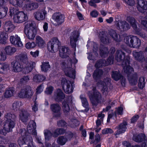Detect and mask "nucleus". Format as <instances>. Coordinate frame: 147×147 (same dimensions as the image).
I'll list each match as a JSON object with an SVG mask.
<instances>
[{
    "mask_svg": "<svg viewBox=\"0 0 147 147\" xmlns=\"http://www.w3.org/2000/svg\"><path fill=\"white\" fill-rule=\"evenodd\" d=\"M80 98L83 106L85 108H87L88 107V103L86 98L82 95L80 96Z\"/></svg>",
    "mask_w": 147,
    "mask_h": 147,
    "instance_id": "nucleus-52",
    "label": "nucleus"
},
{
    "mask_svg": "<svg viewBox=\"0 0 147 147\" xmlns=\"http://www.w3.org/2000/svg\"><path fill=\"white\" fill-rule=\"evenodd\" d=\"M17 116L14 114H12L10 112L6 113L4 115V118L5 121L10 122L11 121H15Z\"/></svg>",
    "mask_w": 147,
    "mask_h": 147,
    "instance_id": "nucleus-28",
    "label": "nucleus"
},
{
    "mask_svg": "<svg viewBox=\"0 0 147 147\" xmlns=\"http://www.w3.org/2000/svg\"><path fill=\"white\" fill-rule=\"evenodd\" d=\"M44 134L45 140H48L51 138L52 136L53 135L48 130L45 131L44 132Z\"/></svg>",
    "mask_w": 147,
    "mask_h": 147,
    "instance_id": "nucleus-61",
    "label": "nucleus"
},
{
    "mask_svg": "<svg viewBox=\"0 0 147 147\" xmlns=\"http://www.w3.org/2000/svg\"><path fill=\"white\" fill-rule=\"evenodd\" d=\"M104 117V115L102 113L98 114V117L100 118V119H98L96 121V124L97 127L100 125L101 122L103 121V119Z\"/></svg>",
    "mask_w": 147,
    "mask_h": 147,
    "instance_id": "nucleus-56",
    "label": "nucleus"
},
{
    "mask_svg": "<svg viewBox=\"0 0 147 147\" xmlns=\"http://www.w3.org/2000/svg\"><path fill=\"white\" fill-rule=\"evenodd\" d=\"M36 46V44L34 42H32L31 43L27 42L25 45V47L27 49L33 48L35 47Z\"/></svg>",
    "mask_w": 147,
    "mask_h": 147,
    "instance_id": "nucleus-62",
    "label": "nucleus"
},
{
    "mask_svg": "<svg viewBox=\"0 0 147 147\" xmlns=\"http://www.w3.org/2000/svg\"><path fill=\"white\" fill-rule=\"evenodd\" d=\"M20 12V11L18 10L17 8L11 7L9 13V16L12 17L13 16H14L16 15H17Z\"/></svg>",
    "mask_w": 147,
    "mask_h": 147,
    "instance_id": "nucleus-45",
    "label": "nucleus"
},
{
    "mask_svg": "<svg viewBox=\"0 0 147 147\" xmlns=\"http://www.w3.org/2000/svg\"><path fill=\"white\" fill-rule=\"evenodd\" d=\"M30 80V77L29 76H24L20 80L19 83L20 84H24L28 82Z\"/></svg>",
    "mask_w": 147,
    "mask_h": 147,
    "instance_id": "nucleus-47",
    "label": "nucleus"
},
{
    "mask_svg": "<svg viewBox=\"0 0 147 147\" xmlns=\"http://www.w3.org/2000/svg\"><path fill=\"white\" fill-rule=\"evenodd\" d=\"M145 79L142 77L140 78L138 86L141 89H142L145 86V83L144 82Z\"/></svg>",
    "mask_w": 147,
    "mask_h": 147,
    "instance_id": "nucleus-54",
    "label": "nucleus"
},
{
    "mask_svg": "<svg viewBox=\"0 0 147 147\" xmlns=\"http://www.w3.org/2000/svg\"><path fill=\"white\" fill-rule=\"evenodd\" d=\"M13 19L15 23H21L26 21L28 17L23 12L20 11L17 15L13 16Z\"/></svg>",
    "mask_w": 147,
    "mask_h": 147,
    "instance_id": "nucleus-10",
    "label": "nucleus"
},
{
    "mask_svg": "<svg viewBox=\"0 0 147 147\" xmlns=\"http://www.w3.org/2000/svg\"><path fill=\"white\" fill-rule=\"evenodd\" d=\"M35 23L32 21L28 22L26 23L24 31L27 38L30 40H34L36 34V28Z\"/></svg>",
    "mask_w": 147,
    "mask_h": 147,
    "instance_id": "nucleus-2",
    "label": "nucleus"
},
{
    "mask_svg": "<svg viewBox=\"0 0 147 147\" xmlns=\"http://www.w3.org/2000/svg\"><path fill=\"white\" fill-rule=\"evenodd\" d=\"M98 36L100 38L101 41L104 44H107L109 42V39L108 36L106 34L104 31L99 32Z\"/></svg>",
    "mask_w": 147,
    "mask_h": 147,
    "instance_id": "nucleus-24",
    "label": "nucleus"
},
{
    "mask_svg": "<svg viewBox=\"0 0 147 147\" xmlns=\"http://www.w3.org/2000/svg\"><path fill=\"white\" fill-rule=\"evenodd\" d=\"M137 7L138 10L141 13L147 10V1L145 0H137Z\"/></svg>",
    "mask_w": 147,
    "mask_h": 147,
    "instance_id": "nucleus-15",
    "label": "nucleus"
},
{
    "mask_svg": "<svg viewBox=\"0 0 147 147\" xmlns=\"http://www.w3.org/2000/svg\"><path fill=\"white\" fill-rule=\"evenodd\" d=\"M61 85L63 89L66 94H70L72 92L73 88L70 81L67 80L65 78H62L61 80Z\"/></svg>",
    "mask_w": 147,
    "mask_h": 147,
    "instance_id": "nucleus-8",
    "label": "nucleus"
},
{
    "mask_svg": "<svg viewBox=\"0 0 147 147\" xmlns=\"http://www.w3.org/2000/svg\"><path fill=\"white\" fill-rule=\"evenodd\" d=\"M145 52L140 51L139 52H135L133 53V55L136 60L140 62H143L145 61Z\"/></svg>",
    "mask_w": 147,
    "mask_h": 147,
    "instance_id": "nucleus-20",
    "label": "nucleus"
},
{
    "mask_svg": "<svg viewBox=\"0 0 147 147\" xmlns=\"http://www.w3.org/2000/svg\"><path fill=\"white\" fill-rule=\"evenodd\" d=\"M51 108L52 111L56 113L55 115V117H60L61 115L60 112L61 108L58 104H53L51 105Z\"/></svg>",
    "mask_w": 147,
    "mask_h": 147,
    "instance_id": "nucleus-19",
    "label": "nucleus"
},
{
    "mask_svg": "<svg viewBox=\"0 0 147 147\" xmlns=\"http://www.w3.org/2000/svg\"><path fill=\"white\" fill-rule=\"evenodd\" d=\"M14 26L10 21H8L5 22L4 28L6 32H11L15 28Z\"/></svg>",
    "mask_w": 147,
    "mask_h": 147,
    "instance_id": "nucleus-29",
    "label": "nucleus"
},
{
    "mask_svg": "<svg viewBox=\"0 0 147 147\" xmlns=\"http://www.w3.org/2000/svg\"><path fill=\"white\" fill-rule=\"evenodd\" d=\"M11 65L13 68L12 71L15 72H20L23 70L24 65L19 61L15 60L11 62Z\"/></svg>",
    "mask_w": 147,
    "mask_h": 147,
    "instance_id": "nucleus-13",
    "label": "nucleus"
},
{
    "mask_svg": "<svg viewBox=\"0 0 147 147\" xmlns=\"http://www.w3.org/2000/svg\"><path fill=\"white\" fill-rule=\"evenodd\" d=\"M9 3L17 7L21 6V0H9Z\"/></svg>",
    "mask_w": 147,
    "mask_h": 147,
    "instance_id": "nucleus-53",
    "label": "nucleus"
},
{
    "mask_svg": "<svg viewBox=\"0 0 147 147\" xmlns=\"http://www.w3.org/2000/svg\"><path fill=\"white\" fill-rule=\"evenodd\" d=\"M7 36L5 32L4 31L0 32V43L5 44L7 39Z\"/></svg>",
    "mask_w": 147,
    "mask_h": 147,
    "instance_id": "nucleus-41",
    "label": "nucleus"
},
{
    "mask_svg": "<svg viewBox=\"0 0 147 147\" xmlns=\"http://www.w3.org/2000/svg\"><path fill=\"white\" fill-rule=\"evenodd\" d=\"M125 56V53L121 50H117L116 51V55H115V59L118 62H120L123 61L122 63L123 62L125 61H127L128 59L129 62V57H127L126 59H124ZM122 67H123L122 63Z\"/></svg>",
    "mask_w": 147,
    "mask_h": 147,
    "instance_id": "nucleus-14",
    "label": "nucleus"
},
{
    "mask_svg": "<svg viewBox=\"0 0 147 147\" xmlns=\"http://www.w3.org/2000/svg\"><path fill=\"white\" fill-rule=\"evenodd\" d=\"M123 21L119 20L115 23L116 27L117 29L121 31L122 30Z\"/></svg>",
    "mask_w": 147,
    "mask_h": 147,
    "instance_id": "nucleus-58",
    "label": "nucleus"
},
{
    "mask_svg": "<svg viewBox=\"0 0 147 147\" xmlns=\"http://www.w3.org/2000/svg\"><path fill=\"white\" fill-rule=\"evenodd\" d=\"M10 40L12 44L18 47H22L23 46L20 38L17 35L11 36L10 38Z\"/></svg>",
    "mask_w": 147,
    "mask_h": 147,
    "instance_id": "nucleus-17",
    "label": "nucleus"
},
{
    "mask_svg": "<svg viewBox=\"0 0 147 147\" xmlns=\"http://www.w3.org/2000/svg\"><path fill=\"white\" fill-rule=\"evenodd\" d=\"M40 66L42 71L45 72H47L51 67L48 62H42Z\"/></svg>",
    "mask_w": 147,
    "mask_h": 147,
    "instance_id": "nucleus-43",
    "label": "nucleus"
},
{
    "mask_svg": "<svg viewBox=\"0 0 147 147\" xmlns=\"http://www.w3.org/2000/svg\"><path fill=\"white\" fill-rule=\"evenodd\" d=\"M65 18L64 16L61 13H55L52 16L53 24L56 26L61 25L64 22Z\"/></svg>",
    "mask_w": 147,
    "mask_h": 147,
    "instance_id": "nucleus-9",
    "label": "nucleus"
},
{
    "mask_svg": "<svg viewBox=\"0 0 147 147\" xmlns=\"http://www.w3.org/2000/svg\"><path fill=\"white\" fill-rule=\"evenodd\" d=\"M18 61L20 62L23 65L27 63L29 61L27 54L26 53H21L18 56Z\"/></svg>",
    "mask_w": 147,
    "mask_h": 147,
    "instance_id": "nucleus-32",
    "label": "nucleus"
},
{
    "mask_svg": "<svg viewBox=\"0 0 147 147\" xmlns=\"http://www.w3.org/2000/svg\"><path fill=\"white\" fill-rule=\"evenodd\" d=\"M145 138L146 136L144 134H140L135 137H134V140L136 142H140L144 141Z\"/></svg>",
    "mask_w": 147,
    "mask_h": 147,
    "instance_id": "nucleus-39",
    "label": "nucleus"
},
{
    "mask_svg": "<svg viewBox=\"0 0 147 147\" xmlns=\"http://www.w3.org/2000/svg\"><path fill=\"white\" fill-rule=\"evenodd\" d=\"M95 66L97 68H100L102 66H106V61L103 59L97 61Z\"/></svg>",
    "mask_w": 147,
    "mask_h": 147,
    "instance_id": "nucleus-48",
    "label": "nucleus"
},
{
    "mask_svg": "<svg viewBox=\"0 0 147 147\" xmlns=\"http://www.w3.org/2000/svg\"><path fill=\"white\" fill-rule=\"evenodd\" d=\"M8 9L7 7H1L0 8V19L3 18L6 15Z\"/></svg>",
    "mask_w": 147,
    "mask_h": 147,
    "instance_id": "nucleus-50",
    "label": "nucleus"
},
{
    "mask_svg": "<svg viewBox=\"0 0 147 147\" xmlns=\"http://www.w3.org/2000/svg\"><path fill=\"white\" fill-rule=\"evenodd\" d=\"M111 79L107 77L104 79L103 81H100L99 82L102 85V91L103 93L106 92V94L108 90L107 85L108 84V83H109Z\"/></svg>",
    "mask_w": 147,
    "mask_h": 147,
    "instance_id": "nucleus-22",
    "label": "nucleus"
},
{
    "mask_svg": "<svg viewBox=\"0 0 147 147\" xmlns=\"http://www.w3.org/2000/svg\"><path fill=\"white\" fill-rule=\"evenodd\" d=\"M126 20L130 23L135 30H137V21L134 17L130 16H127L126 18Z\"/></svg>",
    "mask_w": 147,
    "mask_h": 147,
    "instance_id": "nucleus-31",
    "label": "nucleus"
},
{
    "mask_svg": "<svg viewBox=\"0 0 147 147\" xmlns=\"http://www.w3.org/2000/svg\"><path fill=\"white\" fill-rule=\"evenodd\" d=\"M38 3H29L26 5V8L30 10H34L38 8Z\"/></svg>",
    "mask_w": 147,
    "mask_h": 147,
    "instance_id": "nucleus-42",
    "label": "nucleus"
},
{
    "mask_svg": "<svg viewBox=\"0 0 147 147\" xmlns=\"http://www.w3.org/2000/svg\"><path fill=\"white\" fill-rule=\"evenodd\" d=\"M109 34L112 38L116 42H120L121 39L120 38V36L116 32L115 30L111 29L109 31Z\"/></svg>",
    "mask_w": 147,
    "mask_h": 147,
    "instance_id": "nucleus-30",
    "label": "nucleus"
},
{
    "mask_svg": "<svg viewBox=\"0 0 147 147\" xmlns=\"http://www.w3.org/2000/svg\"><path fill=\"white\" fill-rule=\"evenodd\" d=\"M35 62L31 61H28L24 65L23 71L25 74H28L31 72L35 67Z\"/></svg>",
    "mask_w": 147,
    "mask_h": 147,
    "instance_id": "nucleus-16",
    "label": "nucleus"
},
{
    "mask_svg": "<svg viewBox=\"0 0 147 147\" xmlns=\"http://www.w3.org/2000/svg\"><path fill=\"white\" fill-rule=\"evenodd\" d=\"M63 111L65 113H67L70 111L69 103L67 101L64 100L62 103Z\"/></svg>",
    "mask_w": 147,
    "mask_h": 147,
    "instance_id": "nucleus-38",
    "label": "nucleus"
},
{
    "mask_svg": "<svg viewBox=\"0 0 147 147\" xmlns=\"http://www.w3.org/2000/svg\"><path fill=\"white\" fill-rule=\"evenodd\" d=\"M36 45L40 47H43L45 44L44 40L39 36H36Z\"/></svg>",
    "mask_w": 147,
    "mask_h": 147,
    "instance_id": "nucleus-37",
    "label": "nucleus"
},
{
    "mask_svg": "<svg viewBox=\"0 0 147 147\" xmlns=\"http://www.w3.org/2000/svg\"><path fill=\"white\" fill-rule=\"evenodd\" d=\"M122 65L124 72L128 75V80L130 84L132 85H135L137 83L138 76L136 73L131 75L134 71V69L129 65V62L128 60L124 61Z\"/></svg>",
    "mask_w": 147,
    "mask_h": 147,
    "instance_id": "nucleus-1",
    "label": "nucleus"
},
{
    "mask_svg": "<svg viewBox=\"0 0 147 147\" xmlns=\"http://www.w3.org/2000/svg\"><path fill=\"white\" fill-rule=\"evenodd\" d=\"M4 50L6 54L12 55L16 51V49L14 47H12L10 46H6Z\"/></svg>",
    "mask_w": 147,
    "mask_h": 147,
    "instance_id": "nucleus-34",
    "label": "nucleus"
},
{
    "mask_svg": "<svg viewBox=\"0 0 147 147\" xmlns=\"http://www.w3.org/2000/svg\"><path fill=\"white\" fill-rule=\"evenodd\" d=\"M29 137H32L30 135H27V136L19 138L17 142L20 147H26L25 146L26 144V142L27 141L28 139H29L28 138Z\"/></svg>",
    "mask_w": 147,
    "mask_h": 147,
    "instance_id": "nucleus-26",
    "label": "nucleus"
},
{
    "mask_svg": "<svg viewBox=\"0 0 147 147\" xmlns=\"http://www.w3.org/2000/svg\"><path fill=\"white\" fill-rule=\"evenodd\" d=\"M69 124L71 127L75 128L79 125L80 123L77 119H72L71 120Z\"/></svg>",
    "mask_w": 147,
    "mask_h": 147,
    "instance_id": "nucleus-49",
    "label": "nucleus"
},
{
    "mask_svg": "<svg viewBox=\"0 0 147 147\" xmlns=\"http://www.w3.org/2000/svg\"><path fill=\"white\" fill-rule=\"evenodd\" d=\"M100 54L101 57H105L107 56L109 53L108 49L104 46L102 45L100 48Z\"/></svg>",
    "mask_w": 147,
    "mask_h": 147,
    "instance_id": "nucleus-36",
    "label": "nucleus"
},
{
    "mask_svg": "<svg viewBox=\"0 0 147 147\" xmlns=\"http://www.w3.org/2000/svg\"><path fill=\"white\" fill-rule=\"evenodd\" d=\"M67 140V139L63 136L59 137L57 140L58 143L61 145H63L65 144Z\"/></svg>",
    "mask_w": 147,
    "mask_h": 147,
    "instance_id": "nucleus-51",
    "label": "nucleus"
},
{
    "mask_svg": "<svg viewBox=\"0 0 147 147\" xmlns=\"http://www.w3.org/2000/svg\"><path fill=\"white\" fill-rule=\"evenodd\" d=\"M59 52L60 56L62 58H65L68 57L70 51L68 47H62L60 49Z\"/></svg>",
    "mask_w": 147,
    "mask_h": 147,
    "instance_id": "nucleus-23",
    "label": "nucleus"
},
{
    "mask_svg": "<svg viewBox=\"0 0 147 147\" xmlns=\"http://www.w3.org/2000/svg\"><path fill=\"white\" fill-rule=\"evenodd\" d=\"M114 59V57L113 56L111 55L109 56L106 61V65H109L112 64L113 63Z\"/></svg>",
    "mask_w": 147,
    "mask_h": 147,
    "instance_id": "nucleus-63",
    "label": "nucleus"
},
{
    "mask_svg": "<svg viewBox=\"0 0 147 147\" xmlns=\"http://www.w3.org/2000/svg\"><path fill=\"white\" fill-rule=\"evenodd\" d=\"M103 71L100 69H96L94 71L93 76V78L97 80V79L100 77L103 74Z\"/></svg>",
    "mask_w": 147,
    "mask_h": 147,
    "instance_id": "nucleus-40",
    "label": "nucleus"
},
{
    "mask_svg": "<svg viewBox=\"0 0 147 147\" xmlns=\"http://www.w3.org/2000/svg\"><path fill=\"white\" fill-rule=\"evenodd\" d=\"M92 95L90 91H89L88 94L92 105L96 106L101 102V95L100 93L96 90V87H93L92 88Z\"/></svg>",
    "mask_w": 147,
    "mask_h": 147,
    "instance_id": "nucleus-3",
    "label": "nucleus"
},
{
    "mask_svg": "<svg viewBox=\"0 0 147 147\" xmlns=\"http://www.w3.org/2000/svg\"><path fill=\"white\" fill-rule=\"evenodd\" d=\"M20 105V104L19 102L15 101L12 105V109L14 111H17L19 109Z\"/></svg>",
    "mask_w": 147,
    "mask_h": 147,
    "instance_id": "nucleus-57",
    "label": "nucleus"
},
{
    "mask_svg": "<svg viewBox=\"0 0 147 147\" xmlns=\"http://www.w3.org/2000/svg\"><path fill=\"white\" fill-rule=\"evenodd\" d=\"M15 124V121H11L10 122L5 121L4 125V128L8 132L12 130V129L14 127Z\"/></svg>",
    "mask_w": 147,
    "mask_h": 147,
    "instance_id": "nucleus-27",
    "label": "nucleus"
},
{
    "mask_svg": "<svg viewBox=\"0 0 147 147\" xmlns=\"http://www.w3.org/2000/svg\"><path fill=\"white\" fill-rule=\"evenodd\" d=\"M93 51L95 55L97 56L98 55V53L97 52L98 51V45L94 42H93Z\"/></svg>",
    "mask_w": 147,
    "mask_h": 147,
    "instance_id": "nucleus-60",
    "label": "nucleus"
},
{
    "mask_svg": "<svg viewBox=\"0 0 147 147\" xmlns=\"http://www.w3.org/2000/svg\"><path fill=\"white\" fill-rule=\"evenodd\" d=\"M127 125V122L123 121V123H121L117 127L118 129L115 135H119L124 133L126 130L127 127L126 126Z\"/></svg>",
    "mask_w": 147,
    "mask_h": 147,
    "instance_id": "nucleus-25",
    "label": "nucleus"
},
{
    "mask_svg": "<svg viewBox=\"0 0 147 147\" xmlns=\"http://www.w3.org/2000/svg\"><path fill=\"white\" fill-rule=\"evenodd\" d=\"M65 97V95L62 90L59 89H57L55 92L54 95L55 100L57 102H61Z\"/></svg>",
    "mask_w": 147,
    "mask_h": 147,
    "instance_id": "nucleus-18",
    "label": "nucleus"
},
{
    "mask_svg": "<svg viewBox=\"0 0 147 147\" xmlns=\"http://www.w3.org/2000/svg\"><path fill=\"white\" fill-rule=\"evenodd\" d=\"M112 77L114 80L118 81L122 78V76L119 72L114 71L112 72Z\"/></svg>",
    "mask_w": 147,
    "mask_h": 147,
    "instance_id": "nucleus-44",
    "label": "nucleus"
},
{
    "mask_svg": "<svg viewBox=\"0 0 147 147\" xmlns=\"http://www.w3.org/2000/svg\"><path fill=\"white\" fill-rule=\"evenodd\" d=\"M45 79V76L39 74L34 75L33 78V81L37 83L41 82Z\"/></svg>",
    "mask_w": 147,
    "mask_h": 147,
    "instance_id": "nucleus-35",
    "label": "nucleus"
},
{
    "mask_svg": "<svg viewBox=\"0 0 147 147\" xmlns=\"http://www.w3.org/2000/svg\"><path fill=\"white\" fill-rule=\"evenodd\" d=\"M108 103H109L107 107L105 109H103V111L105 112L108 111L111 109V106L114 105L115 104V103L113 102H111V100H109Z\"/></svg>",
    "mask_w": 147,
    "mask_h": 147,
    "instance_id": "nucleus-64",
    "label": "nucleus"
},
{
    "mask_svg": "<svg viewBox=\"0 0 147 147\" xmlns=\"http://www.w3.org/2000/svg\"><path fill=\"white\" fill-rule=\"evenodd\" d=\"M124 42L129 46L134 48H139L141 45L140 39L137 37L134 36L125 37Z\"/></svg>",
    "mask_w": 147,
    "mask_h": 147,
    "instance_id": "nucleus-4",
    "label": "nucleus"
},
{
    "mask_svg": "<svg viewBox=\"0 0 147 147\" xmlns=\"http://www.w3.org/2000/svg\"><path fill=\"white\" fill-rule=\"evenodd\" d=\"M122 31H126L129 29L130 26L128 23L125 21H123V24Z\"/></svg>",
    "mask_w": 147,
    "mask_h": 147,
    "instance_id": "nucleus-55",
    "label": "nucleus"
},
{
    "mask_svg": "<svg viewBox=\"0 0 147 147\" xmlns=\"http://www.w3.org/2000/svg\"><path fill=\"white\" fill-rule=\"evenodd\" d=\"M47 12L45 9L38 10L33 13L34 17L35 19L38 21H42L45 18V16Z\"/></svg>",
    "mask_w": 147,
    "mask_h": 147,
    "instance_id": "nucleus-12",
    "label": "nucleus"
},
{
    "mask_svg": "<svg viewBox=\"0 0 147 147\" xmlns=\"http://www.w3.org/2000/svg\"><path fill=\"white\" fill-rule=\"evenodd\" d=\"M79 36V33L78 31H74L71 34L70 38V43L73 48H75L76 46V42L78 40Z\"/></svg>",
    "mask_w": 147,
    "mask_h": 147,
    "instance_id": "nucleus-11",
    "label": "nucleus"
},
{
    "mask_svg": "<svg viewBox=\"0 0 147 147\" xmlns=\"http://www.w3.org/2000/svg\"><path fill=\"white\" fill-rule=\"evenodd\" d=\"M68 64L67 62L63 61L62 64V67L65 72V75L70 78H74L75 72L71 68L72 60L70 58H68Z\"/></svg>",
    "mask_w": 147,
    "mask_h": 147,
    "instance_id": "nucleus-5",
    "label": "nucleus"
},
{
    "mask_svg": "<svg viewBox=\"0 0 147 147\" xmlns=\"http://www.w3.org/2000/svg\"><path fill=\"white\" fill-rule=\"evenodd\" d=\"M29 116V113L24 109L21 110L19 114L20 119L24 123H26L28 121Z\"/></svg>",
    "mask_w": 147,
    "mask_h": 147,
    "instance_id": "nucleus-21",
    "label": "nucleus"
},
{
    "mask_svg": "<svg viewBox=\"0 0 147 147\" xmlns=\"http://www.w3.org/2000/svg\"><path fill=\"white\" fill-rule=\"evenodd\" d=\"M33 94L31 88L29 86H26L22 88L18 94V96L22 98H29Z\"/></svg>",
    "mask_w": 147,
    "mask_h": 147,
    "instance_id": "nucleus-7",
    "label": "nucleus"
},
{
    "mask_svg": "<svg viewBox=\"0 0 147 147\" xmlns=\"http://www.w3.org/2000/svg\"><path fill=\"white\" fill-rule=\"evenodd\" d=\"M100 1V0H90L88 2V4L94 8H96L97 5L96 3H99Z\"/></svg>",
    "mask_w": 147,
    "mask_h": 147,
    "instance_id": "nucleus-59",
    "label": "nucleus"
},
{
    "mask_svg": "<svg viewBox=\"0 0 147 147\" xmlns=\"http://www.w3.org/2000/svg\"><path fill=\"white\" fill-rule=\"evenodd\" d=\"M14 92L15 89L14 88H9L5 91L4 97L6 98H10L13 96Z\"/></svg>",
    "mask_w": 147,
    "mask_h": 147,
    "instance_id": "nucleus-33",
    "label": "nucleus"
},
{
    "mask_svg": "<svg viewBox=\"0 0 147 147\" xmlns=\"http://www.w3.org/2000/svg\"><path fill=\"white\" fill-rule=\"evenodd\" d=\"M61 45V43L58 39L56 37H54L53 38L51 42H49L48 43V49L51 52L55 53L58 51L59 47Z\"/></svg>",
    "mask_w": 147,
    "mask_h": 147,
    "instance_id": "nucleus-6",
    "label": "nucleus"
},
{
    "mask_svg": "<svg viewBox=\"0 0 147 147\" xmlns=\"http://www.w3.org/2000/svg\"><path fill=\"white\" fill-rule=\"evenodd\" d=\"M36 123L33 120L30 121L27 126V129L28 131H31L34 129H36Z\"/></svg>",
    "mask_w": 147,
    "mask_h": 147,
    "instance_id": "nucleus-46",
    "label": "nucleus"
}]
</instances>
